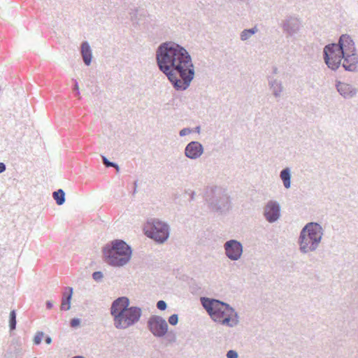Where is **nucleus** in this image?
I'll list each match as a JSON object with an SVG mask.
<instances>
[{
    "mask_svg": "<svg viewBox=\"0 0 358 358\" xmlns=\"http://www.w3.org/2000/svg\"><path fill=\"white\" fill-rule=\"evenodd\" d=\"M156 61L176 90L189 87L195 70L192 57L184 47L173 41L162 43L156 50Z\"/></svg>",
    "mask_w": 358,
    "mask_h": 358,
    "instance_id": "obj_1",
    "label": "nucleus"
},
{
    "mask_svg": "<svg viewBox=\"0 0 358 358\" xmlns=\"http://www.w3.org/2000/svg\"><path fill=\"white\" fill-rule=\"evenodd\" d=\"M203 308L215 322L234 327L239 323L238 313L229 304L215 299L201 297Z\"/></svg>",
    "mask_w": 358,
    "mask_h": 358,
    "instance_id": "obj_2",
    "label": "nucleus"
},
{
    "mask_svg": "<svg viewBox=\"0 0 358 358\" xmlns=\"http://www.w3.org/2000/svg\"><path fill=\"white\" fill-rule=\"evenodd\" d=\"M324 229L317 222L307 223L301 230L298 239L299 251L306 255L317 250L322 240Z\"/></svg>",
    "mask_w": 358,
    "mask_h": 358,
    "instance_id": "obj_3",
    "label": "nucleus"
},
{
    "mask_svg": "<svg viewBox=\"0 0 358 358\" xmlns=\"http://www.w3.org/2000/svg\"><path fill=\"white\" fill-rule=\"evenodd\" d=\"M103 252L108 264L120 267L130 261L132 251L124 241L115 240L112 241L110 247L104 248Z\"/></svg>",
    "mask_w": 358,
    "mask_h": 358,
    "instance_id": "obj_4",
    "label": "nucleus"
},
{
    "mask_svg": "<svg viewBox=\"0 0 358 358\" xmlns=\"http://www.w3.org/2000/svg\"><path fill=\"white\" fill-rule=\"evenodd\" d=\"M206 201L210 209L214 212L224 213L231 208L230 197L222 187H215L207 193Z\"/></svg>",
    "mask_w": 358,
    "mask_h": 358,
    "instance_id": "obj_5",
    "label": "nucleus"
},
{
    "mask_svg": "<svg viewBox=\"0 0 358 358\" xmlns=\"http://www.w3.org/2000/svg\"><path fill=\"white\" fill-rule=\"evenodd\" d=\"M142 315V310L137 306L127 307L113 317L114 326L118 329H126L137 323Z\"/></svg>",
    "mask_w": 358,
    "mask_h": 358,
    "instance_id": "obj_6",
    "label": "nucleus"
},
{
    "mask_svg": "<svg viewBox=\"0 0 358 358\" xmlns=\"http://www.w3.org/2000/svg\"><path fill=\"white\" fill-rule=\"evenodd\" d=\"M150 229L148 230L146 235L159 243H164L169 237V226L157 219H152L148 222Z\"/></svg>",
    "mask_w": 358,
    "mask_h": 358,
    "instance_id": "obj_7",
    "label": "nucleus"
},
{
    "mask_svg": "<svg viewBox=\"0 0 358 358\" xmlns=\"http://www.w3.org/2000/svg\"><path fill=\"white\" fill-rule=\"evenodd\" d=\"M336 43L325 45L323 50L324 60L327 66L333 71L337 70L341 64L343 51Z\"/></svg>",
    "mask_w": 358,
    "mask_h": 358,
    "instance_id": "obj_8",
    "label": "nucleus"
},
{
    "mask_svg": "<svg viewBox=\"0 0 358 358\" xmlns=\"http://www.w3.org/2000/svg\"><path fill=\"white\" fill-rule=\"evenodd\" d=\"M148 328L155 337L161 338L167 333L168 324L162 317L152 315L148 319Z\"/></svg>",
    "mask_w": 358,
    "mask_h": 358,
    "instance_id": "obj_9",
    "label": "nucleus"
},
{
    "mask_svg": "<svg viewBox=\"0 0 358 358\" xmlns=\"http://www.w3.org/2000/svg\"><path fill=\"white\" fill-rule=\"evenodd\" d=\"M224 249L225 255L231 261L240 259L243 252L242 243L235 239H231L225 242Z\"/></svg>",
    "mask_w": 358,
    "mask_h": 358,
    "instance_id": "obj_10",
    "label": "nucleus"
},
{
    "mask_svg": "<svg viewBox=\"0 0 358 358\" xmlns=\"http://www.w3.org/2000/svg\"><path fill=\"white\" fill-rule=\"evenodd\" d=\"M280 205L273 200L268 201L263 208V215L266 220L269 223H273L280 217Z\"/></svg>",
    "mask_w": 358,
    "mask_h": 358,
    "instance_id": "obj_11",
    "label": "nucleus"
},
{
    "mask_svg": "<svg viewBox=\"0 0 358 358\" xmlns=\"http://www.w3.org/2000/svg\"><path fill=\"white\" fill-rule=\"evenodd\" d=\"M301 27L300 20L295 16H287L282 22V28L287 37H292L298 34Z\"/></svg>",
    "mask_w": 358,
    "mask_h": 358,
    "instance_id": "obj_12",
    "label": "nucleus"
},
{
    "mask_svg": "<svg viewBox=\"0 0 358 358\" xmlns=\"http://www.w3.org/2000/svg\"><path fill=\"white\" fill-rule=\"evenodd\" d=\"M204 148L199 141L189 142L185 148V155L190 159H197L203 153Z\"/></svg>",
    "mask_w": 358,
    "mask_h": 358,
    "instance_id": "obj_13",
    "label": "nucleus"
},
{
    "mask_svg": "<svg viewBox=\"0 0 358 358\" xmlns=\"http://www.w3.org/2000/svg\"><path fill=\"white\" fill-rule=\"evenodd\" d=\"M336 88L339 94L345 99L354 98L357 94V89L350 84L336 81Z\"/></svg>",
    "mask_w": 358,
    "mask_h": 358,
    "instance_id": "obj_14",
    "label": "nucleus"
},
{
    "mask_svg": "<svg viewBox=\"0 0 358 358\" xmlns=\"http://www.w3.org/2000/svg\"><path fill=\"white\" fill-rule=\"evenodd\" d=\"M341 64L345 71L355 72L357 71L358 55L356 52L343 54Z\"/></svg>",
    "mask_w": 358,
    "mask_h": 358,
    "instance_id": "obj_15",
    "label": "nucleus"
},
{
    "mask_svg": "<svg viewBox=\"0 0 358 358\" xmlns=\"http://www.w3.org/2000/svg\"><path fill=\"white\" fill-rule=\"evenodd\" d=\"M337 47H341V50L343 51V54L356 52V48L355 43L352 38L347 34H343L341 36L338 43H336Z\"/></svg>",
    "mask_w": 358,
    "mask_h": 358,
    "instance_id": "obj_16",
    "label": "nucleus"
},
{
    "mask_svg": "<svg viewBox=\"0 0 358 358\" xmlns=\"http://www.w3.org/2000/svg\"><path fill=\"white\" fill-rule=\"evenodd\" d=\"M129 306V300L127 297L122 296L115 299L111 305L110 313L114 317L120 311H124Z\"/></svg>",
    "mask_w": 358,
    "mask_h": 358,
    "instance_id": "obj_17",
    "label": "nucleus"
},
{
    "mask_svg": "<svg viewBox=\"0 0 358 358\" xmlns=\"http://www.w3.org/2000/svg\"><path fill=\"white\" fill-rule=\"evenodd\" d=\"M268 84L273 96L275 99L280 98L284 90L282 81L273 77H269L268 78Z\"/></svg>",
    "mask_w": 358,
    "mask_h": 358,
    "instance_id": "obj_18",
    "label": "nucleus"
},
{
    "mask_svg": "<svg viewBox=\"0 0 358 358\" xmlns=\"http://www.w3.org/2000/svg\"><path fill=\"white\" fill-rule=\"evenodd\" d=\"M73 294V288L71 287H65L63 292L61 310H69L71 308V300Z\"/></svg>",
    "mask_w": 358,
    "mask_h": 358,
    "instance_id": "obj_19",
    "label": "nucleus"
},
{
    "mask_svg": "<svg viewBox=\"0 0 358 358\" xmlns=\"http://www.w3.org/2000/svg\"><path fill=\"white\" fill-rule=\"evenodd\" d=\"M291 169L289 167H286L280 171V178L285 189H289L291 187Z\"/></svg>",
    "mask_w": 358,
    "mask_h": 358,
    "instance_id": "obj_20",
    "label": "nucleus"
},
{
    "mask_svg": "<svg viewBox=\"0 0 358 358\" xmlns=\"http://www.w3.org/2000/svg\"><path fill=\"white\" fill-rule=\"evenodd\" d=\"M257 31H258V29L256 26L251 29H243L240 34V39L242 41H245L250 39Z\"/></svg>",
    "mask_w": 358,
    "mask_h": 358,
    "instance_id": "obj_21",
    "label": "nucleus"
},
{
    "mask_svg": "<svg viewBox=\"0 0 358 358\" xmlns=\"http://www.w3.org/2000/svg\"><path fill=\"white\" fill-rule=\"evenodd\" d=\"M81 53L83 61L87 66H90V44L85 41L82 44Z\"/></svg>",
    "mask_w": 358,
    "mask_h": 358,
    "instance_id": "obj_22",
    "label": "nucleus"
},
{
    "mask_svg": "<svg viewBox=\"0 0 358 358\" xmlns=\"http://www.w3.org/2000/svg\"><path fill=\"white\" fill-rule=\"evenodd\" d=\"M52 197L59 206L64 204L65 202V192L62 189L55 191L52 194Z\"/></svg>",
    "mask_w": 358,
    "mask_h": 358,
    "instance_id": "obj_23",
    "label": "nucleus"
},
{
    "mask_svg": "<svg viewBox=\"0 0 358 358\" xmlns=\"http://www.w3.org/2000/svg\"><path fill=\"white\" fill-rule=\"evenodd\" d=\"M16 324H17L16 312L15 310H13L10 311V315H9V327H10V331L15 329Z\"/></svg>",
    "mask_w": 358,
    "mask_h": 358,
    "instance_id": "obj_24",
    "label": "nucleus"
},
{
    "mask_svg": "<svg viewBox=\"0 0 358 358\" xmlns=\"http://www.w3.org/2000/svg\"><path fill=\"white\" fill-rule=\"evenodd\" d=\"M43 336L44 333L43 331H37L34 338V343L35 345H39L41 343Z\"/></svg>",
    "mask_w": 358,
    "mask_h": 358,
    "instance_id": "obj_25",
    "label": "nucleus"
},
{
    "mask_svg": "<svg viewBox=\"0 0 358 358\" xmlns=\"http://www.w3.org/2000/svg\"><path fill=\"white\" fill-rule=\"evenodd\" d=\"M92 278L97 282H102L103 274L101 271H96L92 273Z\"/></svg>",
    "mask_w": 358,
    "mask_h": 358,
    "instance_id": "obj_26",
    "label": "nucleus"
},
{
    "mask_svg": "<svg viewBox=\"0 0 358 358\" xmlns=\"http://www.w3.org/2000/svg\"><path fill=\"white\" fill-rule=\"evenodd\" d=\"M169 322L170 324L175 326L178 322V315L177 314H173L169 318Z\"/></svg>",
    "mask_w": 358,
    "mask_h": 358,
    "instance_id": "obj_27",
    "label": "nucleus"
},
{
    "mask_svg": "<svg viewBox=\"0 0 358 358\" xmlns=\"http://www.w3.org/2000/svg\"><path fill=\"white\" fill-rule=\"evenodd\" d=\"M157 308L160 310H165L167 308V304L164 301L160 300L157 303Z\"/></svg>",
    "mask_w": 358,
    "mask_h": 358,
    "instance_id": "obj_28",
    "label": "nucleus"
},
{
    "mask_svg": "<svg viewBox=\"0 0 358 358\" xmlns=\"http://www.w3.org/2000/svg\"><path fill=\"white\" fill-rule=\"evenodd\" d=\"M227 358H238V355L236 351L230 350L227 352L226 355Z\"/></svg>",
    "mask_w": 358,
    "mask_h": 358,
    "instance_id": "obj_29",
    "label": "nucleus"
},
{
    "mask_svg": "<svg viewBox=\"0 0 358 358\" xmlns=\"http://www.w3.org/2000/svg\"><path fill=\"white\" fill-rule=\"evenodd\" d=\"M192 132V130L189 128H184L180 131V136L182 137L187 136Z\"/></svg>",
    "mask_w": 358,
    "mask_h": 358,
    "instance_id": "obj_30",
    "label": "nucleus"
},
{
    "mask_svg": "<svg viewBox=\"0 0 358 358\" xmlns=\"http://www.w3.org/2000/svg\"><path fill=\"white\" fill-rule=\"evenodd\" d=\"M102 160H103V164L106 167H113V166H114L115 162L109 161L105 156H102Z\"/></svg>",
    "mask_w": 358,
    "mask_h": 358,
    "instance_id": "obj_31",
    "label": "nucleus"
},
{
    "mask_svg": "<svg viewBox=\"0 0 358 358\" xmlns=\"http://www.w3.org/2000/svg\"><path fill=\"white\" fill-rule=\"evenodd\" d=\"M80 320L78 318H73L70 322V325L71 327L75 328L80 325Z\"/></svg>",
    "mask_w": 358,
    "mask_h": 358,
    "instance_id": "obj_32",
    "label": "nucleus"
},
{
    "mask_svg": "<svg viewBox=\"0 0 358 358\" xmlns=\"http://www.w3.org/2000/svg\"><path fill=\"white\" fill-rule=\"evenodd\" d=\"M74 81V87L73 91L76 92V94L78 96L80 94L79 87H78V83L76 80H73Z\"/></svg>",
    "mask_w": 358,
    "mask_h": 358,
    "instance_id": "obj_33",
    "label": "nucleus"
},
{
    "mask_svg": "<svg viewBox=\"0 0 358 358\" xmlns=\"http://www.w3.org/2000/svg\"><path fill=\"white\" fill-rule=\"evenodd\" d=\"M6 166L4 163L0 162V173L6 171Z\"/></svg>",
    "mask_w": 358,
    "mask_h": 358,
    "instance_id": "obj_34",
    "label": "nucleus"
},
{
    "mask_svg": "<svg viewBox=\"0 0 358 358\" xmlns=\"http://www.w3.org/2000/svg\"><path fill=\"white\" fill-rule=\"evenodd\" d=\"M52 306H53V304L50 301H46V308L48 309H51L52 308Z\"/></svg>",
    "mask_w": 358,
    "mask_h": 358,
    "instance_id": "obj_35",
    "label": "nucleus"
},
{
    "mask_svg": "<svg viewBox=\"0 0 358 358\" xmlns=\"http://www.w3.org/2000/svg\"><path fill=\"white\" fill-rule=\"evenodd\" d=\"M45 341L47 344H50L52 343V338L50 336H46Z\"/></svg>",
    "mask_w": 358,
    "mask_h": 358,
    "instance_id": "obj_36",
    "label": "nucleus"
},
{
    "mask_svg": "<svg viewBox=\"0 0 358 358\" xmlns=\"http://www.w3.org/2000/svg\"><path fill=\"white\" fill-rule=\"evenodd\" d=\"M113 167L115 169L117 172L120 171V166H119V165L117 164L114 163V166H113Z\"/></svg>",
    "mask_w": 358,
    "mask_h": 358,
    "instance_id": "obj_37",
    "label": "nucleus"
},
{
    "mask_svg": "<svg viewBox=\"0 0 358 358\" xmlns=\"http://www.w3.org/2000/svg\"><path fill=\"white\" fill-rule=\"evenodd\" d=\"M195 131H196V133L199 134V133H200V131H201V127H200V126H197V127H195Z\"/></svg>",
    "mask_w": 358,
    "mask_h": 358,
    "instance_id": "obj_38",
    "label": "nucleus"
},
{
    "mask_svg": "<svg viewBox=\"0 0 358 358\" xmlns=\"http://www.w3.org/2000/svg\"><path fill=\"white\" fill-rule=\"evenodd\" d=\"M194 195H195V193L194 192H192V194H191V199H194Z\"/></svg>",
    "mask_w": 358,
    "mask_h": 358,
    "instance_id": "obj_39",
    "label": "nucleus"
},
{
    "mask_svg": "<svg viewBox=\"0 0 358 358\" xmlns=\"http://www.w3.org/2000/svg\"><path fill=\"white\" fill-rule=\"evenodd\" d=\"M273 72H274V73H277V72H278V69H277L276 67H275V68L273 69Z\"/></svg>",
    "mask_w": 358,
    "mask_h": 358,
    "instance_id": "obj_40",
    "label": "nucleus"
},
{
    "mask_svg": "<svg viewBox=\"0 0 358 358\" xmlns=\"http://www.w3.org/2000/svg\"><path fill=\"white\" fill-rule=\"evenodd\" d=\"M34 358H36V357H34Z\"/></svg>",
    "mask_w": 358,
    "mask_h": 358,
    "instance_id": "obj_41",
    "label": "nucleus"
}]
</instances>
